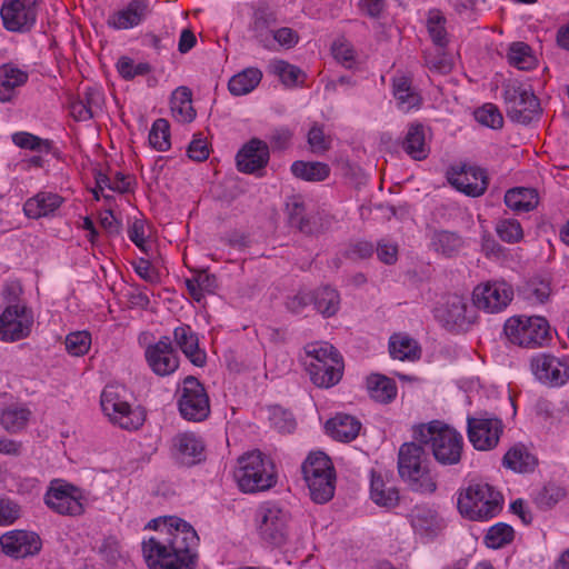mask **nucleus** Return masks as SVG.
<instances>
[{
    "label": "nucleus",
    "instance_id": "nucleus-43",
    "mask_svg": "<svg viewBox=\"0 0 569 569\" xmlns=\"http://www.w3.org/2000/svg\"><path fill=\"white\" fill-rule=\"evenodd\" d=\"M310 497L316 503H326L335 495L336 475L321 476L316 479L306 480Z\"/></svg>",
    "mask_w": 569,
    "mask_h": 569
},
{
    "label": "nucleus",
    "instance_id": "nucleus-26",
    "mask_svg": "<svg viewBox=\"0 0 569 569\" xmlns=\"http://www.w3.org/2000/svg\"><path fill=\"white\" fill-rule=\"evenodd\" d=\"M28 81V73L12 63L0 66V101L9 102L16 96L17 88Z\"/></svg>",
    "mask_w": 569,
    "mask_h": 569
},
{
    "label": "nucleus",
    "instance_id": "nucleus-55",
    "mask_svg": "<svg viewBox=\"0 0 569 569\" xmlns=\"http://www.w3.org/2000/svg\"><path fill=\"white\" fill-rule=\"evenodd\" d=\"M12 141L16 146L22 149L33 151L48 150L50 148V142L48 140H42L29 132H17L12 134Z\"/></svg>",
    "mask_w": 569,
    "mask_h": 569
},
{
    "label": "nucleus",
    "instance_id": "nucleus-19",
    "mask_svg": "<svg viewBox=\"0 0 569 569\" xmlns=\"http://www.w3.org/2000/svg\"><path fill=\"white\" fill-rule=\"evenodd\" d=\"M236 160L239 171L253 173L267 166L269 161L268 144L253 138L238 151Z\"/></svg>",
    "mask_w": 569,
    "mask_h": 569
},
{
    "label": "nucleus",
    "instance_id": "nucleus-27",
    "mask_svg": "<svg viewBox=\"0 0 569 569\" xmlns=\"http://www.w3.org/2000/svg\"><path fill=\"white\" fill-rule=\"evenodd\" d=\"M311 381L320 388H330L338 383L342 376V361L333 360L329 363L321 362L308 365Z\"/></svg>",
    "mask_w": 569,
    "mask_h": 569
},
{
    "label": "nucleus",
    "instance_id": "nucleus-16",
    "mask_svg": "<svg viewBox=\"0 0 569 569\" xmlns=\"http://www.w3.org/2000/svg\"><path fill=\"white\" fill-rule=\"evenodd\" d=\"M144 356L151 370L160 377L173 373L179 367V358L169 337L148 346Z\"/></svg>",
    "mask_w": 569,
    "mask_h": 569
},
{
    "label": "nucleus",
    "instance_id": "nucleus-44",
    "mask_svg": "<svg viewBox=\"0 0 569 569\" xmlns=\"http://www.w3.org/2000/svg\"><path fill=\"white\" fill-rule=\"evenodd\" d=\"M30 415L31 412L28 408L12 405L2 411L0 422L7 431L14 433L27 426Z\"/></svg>",
    "mask_w": 569,
    "mask_h": 569
},
{
    "label": "nucleus",
    "instance_id": "nucleus-21",
    "mask_svg": "<svg viewBox=\"0 0 569 569\" xmlns=\"http://www.w3.org/2000/svg\"><path fill=\"white\" fill-rule=\"evenodd\" d=\"M173 457L182 466H193L204 459V446L194 433H180L172 440Z\"/></svg>",
    "mask_w": 569,
    "mask_h": 569
},
{
    "label": "nucleus",
    "instance_id": "nucleus-12",
    "mask_svg": "<svg viewBox=\"0 0 569 569\" xmlns=\"http://www.w3.org/2000/svg\"><path fill=\"white\" fill-rule=\"evenodd\" d=\"M512 299V287L505 281H488L478 284L472 292L473 306L488 313L502 311Z\"/></svg>",
    "mask_w": 569,
    "mask_h": 569
},
{
    "label": "nucleus",
    "instance_id": "nucleus-54",
    "mask_svg": "<svg viewBox=\"0 0 569 569\" xmlns=\"http://www.w3.org/2000/svg\"><path fill=\"white\" fill-rule=\"evenodd\" d=\"M496 231L502 241L513 243L522 238V228L516 219H502L498 221Z\"/></svg>",
    "mask_w": 569,
    "mask_h": 569
},
{
    "label": "nucleus",
    "instance_id": "nucleus-8",
    "mask_svg": "<svg viewBox=\"0 0 569 569\" xmlns=\"http://www.w3.org/2000/svg\"><path fill=\"white\" fill-rule=\"evenodd\" d=\"M290 512L274 502H266L257 511L258 533L272 545L282 546L289 536Z\"/></svg>",
    "mask_w": 569,
    "mask_h": 569
},
{
    "label": "nucleus",
    "instance_id": "nucleus-33",
    "mask_svg": "<svg viewBox=\"0 0 569 569\" xmlns=\"http://www.w3.org/2000/svg\"><path fill=\"white\" fill-rule=\"evenodd\" d=\"M503 466L517 472H531L538 460L523 446H515L503 457Z\"/></svg>",
    "mask_w": 569,
    "mask_h": 569
},
{
    "label": "nucleus",
    "instance_id": "nucleus-29",
    "mask_svg": "<svg viewBox=\"0 0 569 569\" xmlns=\"http://www.w3.org/2000/svg\"><path fill=\"white\" fill-rule=\"evenodd\" d=\"M361 428V423L351 416L338 415L326 422L327 432L336 440L351 441Z\"/></svg>",
    "mask_w": 569,
    "mask_h": 569
},
{
    "label": "nucleus",
    "instance_id": "nucleus-38",
    "mask_svg": "<svg viewBox=\"0 0 569 569\" xmlns=\"http://www.w3.org/2000/svg\"><path fill=\"white\" fill-rule=\"evenodd\" d=\"M311 295L315 308L323 317H332L339 310L340 298L336 289L325 286L317 289Z\"/></svg>",
    "mask_w": 569,
    "mask_h": 569
},
{
    "label": "nucleus",
    "instance_id": "nucleus-3",
    "mask_svg": "<svg viewBox=\"0 0 569 569\" xmlns=\"http://www.w3.org/2000/svg\"><path fill=\"white\" fill-rule=\"evenodd\" d=\"M427 458L423 445L403 443L398 452V472L409 488L421 493H432L437 483L423 462Z\"/></svg>",
    "mask_w": 569,
    "mask_h": 569
},
{
    "label": "nucleus",
    "instance_id": "nucleus-62",
    "mask_svg": "<svg viewBox=\"0 0 569 569\" xmlns=\"http://www.w3.org/2000/svg\"><path fill=\"white\" fill-rule=\"evenodd\" d=\"M376 251L379 260L386 264H392L397 261L398 247L395 243L381 240L378 242Z\"/></svg>",
    "mask_w": 569,
    "mask_h": 569
},
{
    "label": "nucleus",
    "instance_id": "nucleus-7",
    "mask_svg": "<svg viewBox=\"0 0 569 569\" xmlns=\"http://www.w3.org/2000/svg\"><path fill=\"white\" fill-rule=\"evenodd\" d=\"M126 393L123 386H106L101 393V408L111 422L126 430H137L143 425L144 415L139 408L129 405Z\"/></svg>",
    "mask_w": 569,
    "mask_h": 569
},
{
    "label": "nucleus",
    "instance_id": "nucleus-59",
    "mask_svg": "<svg viewBox=\"0 0 569 569\" xmlns=\"http://www.w3.org/2000/svg\"><path fill=\"white\" fill-rule=\"evenodd\" d=\"M428 32L438 50H442L447 44V32L443 27V18H430L428 20Z\"/></svg>",
    "mask_w": 569,
    "mask_h": 569
},
{
    "label": "nucleus",
    "instance_id": "nucleus-32",
    "mask_svg": "<svg viewBox=\"0 0 569 569\" xmlns=\"http://www.w3.org/2000/svg\"><path fill=\"white\" fill-rule=\"evenodd\" d=\"M367 388L370 397L381 403L392 401L397 396L395 381L382 375H371L367 379Z\"/></svg>",
    "mask_w": 569,
    "mask_h": 569
},
{
    "label": "nucleus",
    "instance_id": "nucleus-56",
    "mask_svg": "<svg viewBox=\"0 0 569 569\" xmlns=\"http://www.w3.org/2000/svg\"><path fill=\"white\" fill-rule=\"evenodd\" d=\"M526 291L529 299H535L539 303H545L551 293L550 283L539 279L529 281Z\"/></svg>",
    "mask_w": 569,
    "mask_h": 569
},
{
    "label": "nucleus",
    "instance_id": "nucleus-58",
    "mask_svg": "<svg viewBox=\"0 0 569 569\" xmlns=\"http://www.w3.org/2000/svg\"><path fill=\"white\" fill-rule=\"evenodd\" d=\"M425 61L427 67L436 71L438 73H449L452 69V61L451 59L441 52V50H438L437 54H426Z\"/></svg>",
    "mask_w": 569,
    "mask_h": 569
},
{
    "label": "nucleus",
    "instance_id": "nucleus-24",
    "mask_svg": "<svg viewBox=\"0 0 569 569\" xmlns=\"http://www.w3.org/2000/svg\"><path fill=\"white\" fill-rule=\"evenodd\" d=\"M467 310V301L460 296H452L448 298L443 307L436 309V318L448 329L462 327L471 322Z\"/></svg>",
    "mask_w": 569,
    "mask_h": 569
},
{
    "label": "nucleus",
    "instance_id": "nucleus-47",
    "mask_svg": "<svg viewBox=\"0 0 569 569\" xmlns=\"http://www.w3.org/2000/svg\"><path fill=\"white\" fill-rule=\"evenodd\" d=\"M513 528L507 523L499 522L492 526L486 537L485 542L487 547L492 549H499L505 545L509 543L513 539Z\"/></svg>",
    "mask_w": 569,
    "mask_h": 569
},
{
    "label": "nucleus",
    "instance_id": "nucleus-13",
    "mask_svg": "<svg viewBox=\"0 0 569 569\" xmlns=\"http://www.w3.org/2000/svg\"><path fill=\"white\" fill-rule=\"evenodd\" d=\"M33 325V315L24 306H8L0 315V340L13 342L28 337Z\"/></svg>",
    "mask_w": 569,
    "mask_h": 569
},
{
    "label": "nucleus",
    "instance_id": "nucleus-53",
    "mask_svg": "<svg viewBox=\"0 0 569 569\" xmlns=\"http://www.w3.org/2000/svg\"><path fill=\"white\" fill-rule=\"evenodd\" d=\"M272 70L279 76L281 82L286 86H295L299 82V78L305 76L302 71L287 61L276 60L271 64Z\"/></svg>",
    "mask_w": 569,
    "mask_h": 569
},
{
    "label": "nucleus",
    "instance_id": "nucleus-6",
    "mask_svg": "<svg viewBox=\"0 0 569 569\" xmlns=\"http://www.w3.org/2000/svg\"><path fill=\"white\" fill-rule=\"evenodd\" d=\"M505 333L512 343L530 349L545 347L551 340L549 322L539 316L509 318Z\"/></svg>",
    "mask_w": 569,
    "mask_h": 569
},
{
    "label": "nucleus",
    "instance_id": "nucleus-63",
    "mask_svg": "<svg viewBox=\"0 0 569 569\" xmlns=\"http://www.w3.org/2000/svg\"><path fill=\"white\" fill-rule=\"evenodd\" d=\"M310 303H312V295L309 292H299L289 297L286 306L289 311L300 313Z\"/></svg>",
    "mask_w": 569,
    "mask_h": 569
},
{
    "label": "nucleus",
    "instance_id": "nucleus-18",
    "mask_svg": "<svg viewBox=\"0 0 569 569\" xmlns=\"http://www.w3.org/2000/svg\"><path fill=\"white\" fill-rule=\"evenodd\" d=\"M448 180L457 190L470 197L483 194L488 186L486 172L481 168L471 166L452 168Z\"/></svg>",
    "mask_w": 569,
    "mask_h": 569
},
{
    "label": "nucleus",
    "instance_id": "nucleus-17",
    "mask_svg": "<svg viewBox=\"0 0 569 569\" xmlns=\"http://www.w3.org/2000/svg\"><path fill=\"white\" fill-rule=\"evenodd\" d=\"M2 551L16 559L34 556L41 550V539L32 531L12 530L0 537Z\"/></svg>",
    "mask_w": 569,
    "mask_h": 569
},
{
    "label": "nucleus",
    "instance_id": "nucleus-15",
    "mask_svg": "<svg viewBox=\"0 0 569 569\" xmlns=\"http://www.w3.org/2000/svg\"><path fill=\"white\" fill-rule=\"evenodd\" d=\"M502 422L497 418H468V438L477 450L495 448L502 432Z\"/></svg>",
    "mask_w": 569,
    "mask_h": 569
},
{
    "label": "nucleus",
    "instance_id": "nucleus-28",
    "mask_svg": "<svg viewBox=\"0 0 569 569\" xmlns=\"http://www.w3.org/2000/svg\"><path fill=\"white\" fill-rule=\"evenodd\" d=\"M62 203V198L57 193L39 192L26 201L24 213L32 219L48 216L57 210Z\"/></svg>",
    "mask_w": 569,
    "mask_h": 569
},
{
    "label": "nucleus",
    "instance_id": "nucleus-60",
    "mask_svg": "<svg viewBox=\"0 0 569 569\" xmlns=\"http://www.w3.org/2000/svg\"><path fill=\"white\" fill-rule=\"evenodd\" d=\"M332 53L337 61L341 62L347 68H351L355 61V50L350 44L335 42L332 44Z\"/></svg>",
    "mask_w": 569,
    "mask_h": 569
},
{
    "label": "nucleus",
    "instance_id": "nucleus-4",
    "mask_svg": "<svg viewBox=\"0 0 569 569\" xmlns=\"http://www.w3.org/2000/svg\"><path fill=\"white\" fill-rule=\"evenodd\" d=\"M272 461L261 451L247 452L238 458L234 479L243 492H257L270 489L276 483Z\"/></svg>",
    "mask_w": 569,
    "mask_h": 569
},
{
    "label": "nucleus",
    "instance_id": "nucleus-46",
    "mask_svg": "<svg viewBox=\"0 0 569 569\" xmlns=\"http://www.w3.org/2000/svg\"><path fill=\"white\" fill-rule=\"evenodd\" d=\"M149 142L158 151H167L170 143V124L163 118L157 119L149 132Z\"/></svg>",
    "mask_w": 569,
    "mask_h": 569
},
{
    "label": "nucleus",
    "instance_id": "nucleus-23",
    "mask_svg": "<svg viewBox=\"0 0 569 569\" xmlns=\"http://www.w3.org/2000/svg\"><path fill=\"white\" fill-rule=\"evenodd\" d=\"M412 529L422 538H435L441 530V521L436 510L427 506H416L409 513Z\"/></svg>",
    "mask_w": 569,
    "mask_h": 569
},
{
    "label": "nucleus",
    "instance_id": "nucleus-40",
    "mask_svg": "<svg viewBox=\"0 0 569 569\" xmlns=\"http://www.w3.org/2000/svg\"><path fill=\"white\" fill-rule=\"evenodd\" d=\"M370 497L376 505L386 508H392L399 502V492L397 488L393 486H387L379 476H372Z\"/></svg>",
    "mask_w": 569,
    "mask_h": 569
},
{
    "label": "nucleus",
    "instance_id": "nucleus-2",
    "mask_svg": "<svg viewBox=\"0 0 569 569\" xmlns=\"http://www.w3.org/2000/svg\"><path fill=\"white\" fill-rule=\"evenodd\" d=\"M415 439L430 447L436 461L442 466L457 465L461 459L462 436L439 421L421 425L415 430Z\"/></svg>",
    "mask_w": 569,
    "mask_h": 569
},
{
    "label": "nucleus",
    "instance_id": "nucleus-42",
    "mask_svg": "<svg viewBox=\"0 0 569 569\" xmlns=\"http://www.w3.org/2000/svg\"><path fill=\"white\" fill-rule=\"evenodd\" d=\"M393 96L402 111L419 107L421 101L420 96L412 89L410 80L406 77L393 80Z\"/></svg>",
    "mask_w": 569,
    "mask_h": 569
},
{
    "label": "nucleus",
    "instance_id": "nucleus-5",
    "mask_svg": "<svg viewBox=\"0 0 569 569\" xmlns=\"http://www.w3.org/2000/svg\"><path fill=\"white\" fill-rule=\"evenodd\" d=\"M502 495L488 483H470L458 497L460 513L470 520H488L501 509Z\"/></svg>",
    "mask_w": 569,
    "mask_h": 569
},
{
    "label": "nucleus",
    "instance_id": "nucleus-41",
    "mask_svg": "<svg viewBox=\"0 0 569 569\" xmlns=\"http://www.w3.org/2000/svg\"><path fill=\"white\" fill-rule=\"evenodd\" d=\"M402 147L405 151L416 160H422L427 157L425 130L422 124L415 123L408 128Z\"/></svg>",
    "mask_w": 569,
    "mask_h": 569
},
{
    "label": "nucleus",
    "instance_id": "nucleus-64",
    "mask_svg": "<svg viewBox=\"0 0 569 569\" xmlns=\"http://www.w3.org/2000/svg\"><path fill=\"white\" fill-rule=\"evenodd\" d=\"M273 39L283 47L291 48L299 41L297 31L291 28H280L273 32Z\"/></svg>",
    "mask_w": 569,
    "mask_h": 569
},
{
    "label": "nucleus",
    "instance_id": "nucleus-25",
    "mask_svg": "<svg viewBox=\"0 0 569 569\" xmlns=\"http://www.w3.org/2000/svg\"><path fill=\"white\" fill-rule=\"evenodd\" d=\"M148 12L144 0H132L124 9L112 13L108 18V26L113 29H130L142 22Z\"/></svg>",
    "mask_w": 569,
    "mask_h": 569
},
{
    "label": "nucleus",
    "instance_id": "nucleus-10",
    "mask_svg": "<svg viewBox=\"0 0 569 569\" xmlns=\"http://www.w3.org/2000/svg\"><path fill=\"white\" fill-rule=\"evenodd\" d=\"M503 99L507 117L512 122L528 124L540 113L538 98L521 84H505Z\"/></svg>",
    "mask_w": 569,
    "mask_h": 569
},
{
    "label": "nucleus",
    "instance_id": "nucleus-45",
    "mask_svg": "<svg viewBox=\"0 0 569 569\" xmlns=\"http://www.w3.org/2000/svg\"><path fill=\"white\" fill-rule=\"evenodd\" d=\"M509 63L520 70H530L536 64L531 48L525 42H515L508 52Z\"/></svg>",
    "mask_w": 569,
    "mask_h": 569
},
{
    "label": "nucleus",
    "instance_id": "nucleus-34",
    "mask_svg": "<svg viewBox=\"0 0 569 569\" xmlns=\"http://www.w3.org/2000/svg\"><path fill=\"white\" fill-rule=\"evenodd\" d=\"M262 72L258 68H247L231 77L228 89L233 96L251 92L261 81Z\"/></svg>",
    "mask_w": 569,
    "mask_h": 569
},
{
    "label": "nucleus",
    "instance_id": "nucleus-35",
    "mask_svg": "<svg viewBox=\"0 0 569 569\" xmlns=\"http://www.w3.org/2000/svg\"><path fill=\"white\" fill-rule=\"evenodd\" d=\"M305 480L335 473L331 460L323 452H311L301 466Z\"/></svg>",
    "mask_w": 569,
    "mask_h": 569
},
{
    "label": "nucleus",
    "instance_id": "nucleus-49",
    "mask_svg": "<svg viewBox=\"0 0 569 569\" xmlns=\"http://www.w3.org/2000/svg\"><path fill=\"white\" fill-rule=\"evenodd\" d=\"M307 356L311 359L309 365L320 363V361L329 363L333 360L341 359L338 350L329 343H316L309 346L307 349Z\"/></svg>",
    "mask_w": 569,
    "mask_h": 569
},
{
    "label": "nucleus",
    "instance_id": "nucleus-51",
    "mask_svg": "<svg viewBox=\"0 0 569 569\" xmlns=\"http://www.w3.org/2000/svg\"><path fill=\"white\" fill-rule=\"evenodd\" d=\"M117 69L120 76L126 80H131L137 76H144L151 71V66L148 62L134 61L129 57H121L117 62Z\"/></svg>",
    "mask_w": 569,
    "mask_h": 569
},
{
    "label": "nucleus",
    "instance_id": "nucleus-30",
    "mask_svg": "<svg viewBox=\"0 0 569 569\" xmlns=\"http://www.w3.org/2000/svg\"><path fill=\"white\" fill-rule=\"evenodd\" d=\"M172 116L182 123L191 122L196 118L192 107V92L188 87L177 88L170 99Z\"/></svg>",
    "mask_w": 569,
    "mask_h": 569
},
{
    "label": "nucleus",
    "instance_id": "nucleus-57",
    "mask_svg": "<svg viewBox=\"0 0 569 569\" xmlns=\"http://www.w3.org/2000/svg\"><path fill=\"white\" fill-rule=\"evenodd\" d=\"M20 506L7 498H0V526H10L20 518Z\"/></svg>",
    "mask_w": 569,
    "mask_h": 569
},
{
    "label": "nucleus",
    "instance_id": "nucleus-36",
    "mask_svg": "<svg viewBox=\"0 0 569 569\" xmlns=\"http://www.w3.org/2000/svg\"><path fill=\"white\" fill-rule=\"evenodd\" d=\"M463 244V239L458 233L451 231H436L431 238L432 248L447 258L456 257Z\"/></svg>",
    "mask_w": 569,
    "mask_h": 569
},
{
    "label": "nucleus",
    "instance_id": "nucleus-20",
    "mask_svg": "<svg viewBox=\"0 0 569 569\" xmlns=\"http://www.w3.org/2000/svg\"><path fill=\"white\" fill-rule=\"evenodd\" d=\"M531 367L540 381L552 386L563 385L569 377V367L549 355H540L533 358Z\"/></svg>",
    "mask_w": 569,
    "mask_h": 569
},
{
    "label": "nucleus",
    "instance_id": "nucleus-9",
    "mask_svg": "<svg viewBox=\"0 0 569 569\" xmlns=\"http://www.w3.org/2000/svg\"><path fill=\"white\" fill-rule=\"evenodd\" d=\"M178 408L181 417L189 421H203L210 413L209 396L204 386L193 376L183 379L178 388Z\"/></svg>",
    "mask_w": 569,
    "mask_h": 569
},
{
    "label": "nucleus",
    "instance_id": "nucleus-50",
    "mask_svg": "<svg viewBox=\"0 0 569 569\" xmlns=\"http://www.w3.org/2000/svg\"><path fill=\"white\" fill-rule=\"evenodd\" d=\"M476 120L491 129H500L503 126V118L499 109L492 103H486L475 111Z\"/></svg>",
    "mask_w": 569,
    "mask_h": 569
},
{
    "label": "nucleus",
    "instance_id": "nucleus-1",
    "mask_svg": "<svg viewBox=\"0 0 569 569\" xmlns=\"http://www.w3.org/2000/svg\"><path fill=\"white\" fill-rule=\"evenodd\" d=\"M149 528L158 536L142 543L146 562L150 569H196L199 537L190 523L178 517L153 519Z\"/></svg>",
    "mask_w": 569,
    "mask_h": 569
},
{
    "label": "nucleus",
    "instance_id": "nucleus-52",
    "mask_svg": "<svg viewBox=\"0 0 569 569\" xmlns=\"http://www.w3.org/2000/svg\"><path fill=\"white\" fill-rule=\"evenodd\" d=\"M91 345L90 333L87 331L71 332L66 338V349L72 356L87 353Z\"/></svg>",
    "mask_w": 569,
    "mask_h": 569
},
{
    "label": "nucleus",
    "instance_id": "nucleus-22",
    "mask_svg": "<svg viewBox=\"0 0 569 569\" xmlns=\"http://www.w3.org/2000/svg\"><path fill=\"white\" fill-rule=\"evenodd\" d=\"M173 339L192 365L197 367H203L206 365L207 355L199 348L198 335L190 326L177 327L173 331Z\"/></svg>",
    "mask_w": 569,
    "mask_h": 569
},
{
    "label": "nucleus",
    "instance_id": "nucleus-37",
    "mask_svg": "<svg viewBox=\"0 0 569 569\" xmlns=\"http://www.w3.org/2000/svg\"><path fill=\"white\" fill-rule=\"evenodd\" d=\"M291 172L296 178L306 181H323L330 173L327 163L319 161L297 160L291 164Z\"/></svg>",
    "mask_w": 569,
    "mask_h": 569
},
{
    "label": "nucleus",
    "instance_id": "nucleus-31",
    "mask_svg": "<svg viewBox=\"0 0 569 569\" xmlns=\"http://www.w3.org/2000/svg\"><path fill=\"white\" fill-rule=\"evenodd\" d=\"M505 203L515 212H529L538 204V193L532 188H512L506 192Z\"/></svg>",
    "mask_w": 569,
    "mask_h": 569
},
{
    "label": "nucleus",
    "instance_id": "nucleus-39",
    "mask_svg": "<svg viewBox=\"0 0 569 569\" xmlns=\"http://www.w3.org/2000/svg\"><path fill=\"white\" fill-rule=\"evenodd\" d=\"M389 352L393 359L415 361L420 358V348L417 342L400 335H393L389 340Z\"/></svg>",
    "mask_w": 569,
    "mask_h": 569
},
{
    "label": "nucleus",
    "instance_id": "nucleus-11",
    "mask_svg": "<svg viewBox=\"0 0 569 569\" xmlns=\"http://www.w3.org/2000/svg\"><path fill=\"white\" fill-rule=\"evenodd\" d=\"M79 488L62 480H53L44 495L46 505L54 512L64 516H80L84 508Z\"/></svg>",
    "mask_w": 569,
    "mask_h": 569
},
{
    "label": "nucleus",
    "instance_id": "nucleus-14",
    "mask_svg": "<svg viewBox=\"0 0 569 569\" xmlns=\"http://www.w3.org/2000/svg\"><path fill=\"white\" fill-rule=\"evenodd\" d=\"M36 4L37 0H6L0 10L4 28L14 32L30 30L37 18Z\"/></svg>",
    "mask_w": 569,
    "mask_h": 569
},
{
    "label": "nucleus",
    "instance_id": "nucleus-48",
    "mask_svg": "<svg viewBox=\"0 0 569 569\" xmlns=\"http://www.w3.org/2000/svg\"><path fill=\"white\" fill-rule=\"evenodd\" d=\"M566 496V490L555 483L546 485L536 496L535 503L541 510L556 506Z\"/></svg>",
    "mask_w": 569,
    "mask_h": 569
},
{
    "label": "nucleus",
    "instance_id": "nucleus-61",
    "mask_svg": "<svg viewBox=\"0 0 569 569\" xmlns=\"http://www.w3.org/2000/svg\"><path fill=\"white\" fill-rule=\"evenodd\" d=\"M188 157L194 161H204L209 157L208 143L204 139L194 137L188 146Z\"/></svg>",
    "mask_w": 569,
    "mask_h": 569
}]
</instances>
